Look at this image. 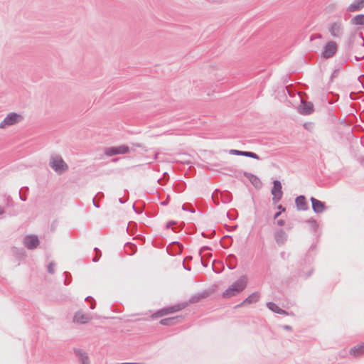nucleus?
Segmentation results:
<instances>
[{
  "mask_svg": "<svg viewBox=\"0 0 364 364\" xmlns=\"http://www.w3.org/2000/svg\"><path fill=\"white\" fill-rule=\"evenodd\" d=\"M23 117L16 112H10L0 123V129H5L6 127L12 126L21 122Z\"/></svg>",
  "mask_w": 364,
  "mask_h": 364,
  "instance_id": "obj_1",
  "label": "nucleus"
},
{
  "mask_svg": "<svg viewBox=\"0 0 364 364\" xmlns=\"http://www.w3.org/2000/svg\"><path fill=\"white\" fill-rule=\"evenodd\" d=\"M233 173L236 178H239L242 175L245 176L250 180L252 185L257 189H259L262 186V183L259 178L251 173L234 170Z\"/></svg>",
  "mask_w": 364,
  "mask_h": 364,
  "instance_id": "obj_2",
  "label": "nucleus"
},
{
  "mask_svg": "<svg viewBox=\"0 0 364 364\" xmlns=\"http://www.w3.org/2000/svg\"><path fill=\"white\" fill-rule=\"evenodd\" d=\"M328 28L331 36L334 38H341L343 35V25L340 21L331 23Z\"/></svg>",
  "mask_w": 364,
  "mask_h": 364,
  "instance_id": "obj_3",
  "label": "nucleus"
},
{
  "mask_svg": "<svg viewBox=\"0 0 364 364\" xmlns=\"http://www.w3.org/2000/svg\"><path fill=\"white\" fill-rule=\"evenodd\" d=\"M337 49V43L333 41H329L323 46L321 55L325 59L331 58L336 54Z\"/></svg>",
  "mask_w": 364,
  "mask_h": 364,
  "instance_id": "obj_4",
  "label": "nucleus"
},
{
  "mask_svg": "<svg viewBox=\"0 0 364 364\" xmlns=\"http://www.w3.org/2000/svg\"><path fill=\"white\" fill-rule=\"evenodd\" d=\"M50 166L56 172H63L68 168V165L63 161L62 157L58 156L53 158L49 163Z\"/></svg>",
  "mask_w": 364,
  "mask_h": 364,
  "instance_id": "obj_5",
  "label": "nucleus"
},
{
  "mask_svg": "<svg viewBox=\"0 0 364 364\" xmlns=\"http://www.w3.org/2000/svg\"><path fill=\"white\" fill-rule=\"evenodd\" d=\"M282 183L279 180H274L273 181V187L271 191V193L273 196L272 202L274 204H277L282 198Z\"/></svg>",
  "mask_w": 364,
  "mask_h": 364,
  "instance_id": "obj_6",
  "label": "nucleus"
},
{
  "mask_svg": "<svg viewBox=\"0 0 364 364\" xmlns=\"http://www.w3.org/2000/svg\"><path fill=\"white\" fill-rule=\"evenodd\" d=\"M129 152V147L127 145H121L119 146L107 147L105 150V154L107 156H112L117 154H124Z\"/></svg>",
  "mask_w": 364,
  "mask_h": 364,
  "instance_id": "obj_7",
  "label": "nucleus"
},
{
  "mask_svg": "<svg viewBox=\"0 0 364 364\" xmlns=\"http://www.w3.org/2000/svg\"><path fill=\"white\" fill-rule=\"evenodd\" d=\"M92 319L90 314L84 313L82 310L77 311L73 316V322L80 324H85Z\"/></svg>",
  "mask_w": 364,
  "mask_h": 364,
  "instance_id": "obj_8",
  "label": "nucleus"
},
{
  "mask_svg": "<svg viewBox=\"0 0 364 364\" xmlns=\"http://www.w3.org/2000/svg\"><path fill=\"white\" fill-rule=\"evenodd\" d=\"M310 200L311 202L312 210L316 214H321L327 209V206L324 202H322L313 196L310 198Z\"/></svg>",
  "mask_w": 364,
  "mask_h": 364,
  "instance_id": "obj_9",
  "label": "nucleus"
},
{
  "mask_svg": "<svg viewBox=\"0 0 364 364\" xmlns=\"http://www.w3.org/2000/svg\"><path fill=\"white\" fill-rule=\"evenodd\" d=\"M23 245L28 250H33L39 245V240L37 235H27L23 239Z\"/></svg>",
  "mask_w": 364,
  "mask_h": 364,
  "instance_id": "obj_10",
  "label": "nucleus"
},
{
  "mask_svg": "<svg viewBox=\"0 0 364 364\" xmlns=\"http://www.w3.org/2000/svg\"><path fill=\"white\" fill-rule=\"evenodd\" d=\"M212 291L210 289H204L201 292H198L193 295H192L187 302L188 304H196L199 302L200 300L203 299H206L211 294Z\"/></svg>",
  "mask_w": 364,
  "mask_h": 364,
  "instance_id": "obj_11",
  "label": "nucleus"
},
{
  "mask_svg": "<svg viewBox=\"0 0 364 364\" xmlns=\"http://www.w3.org/2000/svg\"><path fill=\"white\" fill-rule=\"evenodd\" d=\"M247 284V278L245 275H242L230 286L234 289L235 292H237L239 294L246 288Z\"/></svg>",
  "mask_w": 364,
  "mask_h": 364,
  "instance_id": "obj_12",
  "label": "nucleus"
},
{
  "mask_svg": "<svg viewBox=\"0 0 364 364\" xmlns=\"http://www.w3.org/2000/svg\"><path fill=\"white\" fill-rule=\"evenodd\" d=\"M274 237L277 244L279 246H282L287 242L288 236L285 231L280 228L274 232Z\"/></svg>",
  "mask_w": 364,
  "mask_h": 364,
  "instance_id": "obj_13",
  "label": "nucleus"
},
{
  "mask_svg": "<svg viewBox=\"0 0 364 364\" xmlns=\"http://www.w3.org/2000/svg\"><path fill=\"white\" fill-rule=\"evenodd\" d=\"M295 205L297 210L306 211L309 208L306 198L303 195H300L295 198Z\"/></svg>",
  "mask_w": 364,
  "mask_h": 364,
  "instance_id": "obj_14",
  "label": "nucleus"
},
{
  "mask_svg": "<svg viewBox=\"0 0 364 364\" xmlns=\"http://www.w3.org/2000/svg\"><path fill=\"white\" fill-rule=\"evenodd\" d=\"M229 153L232 155H236V156H246L249 158H252L254 159L259 160L260 157L259 155H257L256 153L252 152V151H240L237 149H230L229 151Z\"/></svg>",
  "mask_w": 364,
  "mask_h": 364,
  "instance_id": "obj_15",
  "label": "nucleus"
},
{
  "mask_svg": "<svg viewBox=\"0 0 364 364\" xmlns=\"http://www.w3.org/2000/svg\"><path fill=\"white\" fill-rule=\"evenodd\" d=\"M364 8L363 0H354L346 9L348 12H358Z\"/></svg>",
  "mask_w": 364,
  "mask_h": 364,
  "instance_id": "obj_16",
  "label": "nucleus"
},
{
  "mask_svg": "<svg viewBox=\"0 0 364 364\" xmlns=\"http://www.w3.org/2000/svg\"><path fill=\"white\" fill-rule=\"evenodd\" d=\"M355 40H356V35L355 33H351L349 36L348 41L345 43V48H346V55H347L348 58L350 55V52L354 48V43H355Z\"/></svg>",
  "mask_w": 364,
  "mask_h": 364,
  "instance_id": "obj_17",
  "label": "nucleus"
},
{
  "mask_svg": "<svg viewBox=\"0 0 364 364\" xmlns=\"http://www.w3.org/2000/svg\"><path fill=\"white\" fill-rule=\"evenodd\" d=\"M75 354L79 358L81 364H90L88 355L80 348H74Z\"/></svg>",
  "mask_w": 364,
  "mask_h": 364,
  "instance_id": "obj_18",
  "label": "nucleus"
},
{
  "mask_svg": "<svg viewBox=\"0 0 364 364\" xmlns=\"http://www.w3.org/2000/svg\"><path fill=\"white\" fill-rule=\"evenodd\" d=\"M302 105L300 109V113L303 115L311 114L314 112V105L311 102L301 101Z\"/></svg>",
  "mask_w": 364,
  "mask_h": 364,
  "instance_id": "obj_19",
  "label": "nucleus"
},
{
  "mask_svg": "<svg viewBox=\"0 0 364 364\" xmlns=\"http://www.w3.org/2000/svg\"><path fill=\"white\" fill-rule=\"evenodd\" d=\"M182 316H173V317H168L166 318L161 319L159 323L161 325L163 326H173L178 323L180 320H181Z\"/></svg>",
  "mask_w": 364,
  "mask_h": 364,
  "instance_id": "obj_20",
  "label": "nucleus"
},
{
  "mask_svg": "<svg viewBox=\"0 0 364 364\" xmlns=\"http://www.w3.org/2000/svg\"><path fill=\"white\" fill-rule=\"evenodd\" d=\"M350 354L354 357H360L364 355V343H359L350 348Z\"/></svg>",
  "mask_w": 364,
  "mask_h": 364,
  "instance_id": "obj_21",
  "label": "nucleus"
},
{
  "mask_svg": "<svg viewBox=\"0 0 364 364\" xmlns=\"http://www.w3.org/2000/svg\"><path fill=\"white\" fill-rule=\"evenodd\" d=\"M186 306H187V303H181V304H177L176 305L171 306H166V307H164L165 313H166L167 315L170 314H173V313H176L177 311H179L183 309L184 308H186Z\"/></svg>",
  "mask_w": 364,
  "mask_h": 364,
  "instance_id": "obj_22",
  "label": "nucleus"
},
{
  "mask_svg": "<svg viewBox=\"0 0 364 364\" xmlns=\"http://www.w3.org/2000/svg\"><path fill=\"white\" fill-rule=\"evenodd\" d=\"M259 294L258 292L252 293L247 298H246L240 305L239 306L242 305L243 304H253L256 303L259 300Z\"/></svg>",
  "mask_w": 364,
  "mask_h": 364,
  "instance_id": "obj_23",
  "label": "nucleus"
},
{
  "mask_svg": "<svg viewBox=\"0 0 364 364\" xmlns=\"http://www.w3.org/2000/svg\"><path fill=\"white\" fill-rule=\"evenodd\" d=\"M350 24L353 26H363L364 25V14H360L355 16L350 20Z\"/></svg>",
  "mask_w": 364,
  "mask_h": 364,
  "instance_id": "obj_24",
  "label": "nucleus"
},
{
  "mask_svg": "<svg viewBox=\"0 0 364 364\" xmlns=\"http://www.w3.org/2000/svg\"><path fill=\"white\" fill-rule=\"evenodd\" d=\"M232 237L230 235L224 236L220 240V245L223 248H228L232 244Z\"/></svg>",
  "mask_w": 364,
  "mask_h": 364,
  "instance_id": "obj_25",
  "label": "nucleus"
},
{
  "mask_svg": "<svg viewBox=\"0 0 364 364\" xmlns=\"http://www.w3.org/2000/svg\"><path fill=\"white\" fill-rule=\"evenodd\" d=\"M237 292H235L234 289L230 286L223 293V296L224 298H230L237 294Z\"/></svg>",
  "mask_w": 364,
  "mask_h": 364,
  "instance_id": "obj_26",
  "label": "nucleus"
},
{
  "mask_svg": "<svg viewBox=\"0 0 364 364\" xmlns=\"http://www.w3.org/2000/svg\"><path fill=\"white\" fill-rule=\"evenodd\" d=\"M267 308L272 311L279 314L280 307L273 301H269L267 303Z\"/></svg>",
  "mask_w": 364,
  "mask_h": 364,
  "instance_id": "obj_27",
  "label": "nucleus"
},
{
  "mask_svg": "<svg viewBox=\"0 0 364 364\" xmlns=\"http://www.w3.org/2000/svg\"><path fill=\"white\" fill-rule=\"evenodd\" d=\"M3 198H4V202L6 207L10 208V207H13L14 205V202L10 196L4 195L3 196Z\"/></svg>",
  "mask_w": 364,
  "mask_h": 364,
  "instance_id": "obj_28",
  "label": "nucleus"
},
{
  "mask_svg": "<svg viewBox=\"0 0 364 364\" xmlns=\"http://www.w3.org/2000/svg\"><path fill=\"white\" fill-rule=\"evenodd\" d=\"M166 315H167V314L165 313V308L164 307L162 309H159L158 311H156L153 314H151V317L152 318H160V317H162L164 316H166Z\"/></svg>",
  "mask_w": 364,
  "mask_h": 364,
  "instance_id": "obj_29",
  "label": "nucleus"
},
{
  "mask_svg": "<svg viewBox=\"0 0 364 364\" xmlns=\"http://www.w3.org/2000/svg\"><path fill=\"white\" fill-rule=\"evenodd\" d=\"M182 210L184 211H188L191 213H194L196 212L194 208L191 203H185L182 205Z\"/></svg>",
  "mask_w": 364,
  "mask_h": 364,
  "instance_id": "obj_30",
  "label": "nucleus"
},
{
  "mask_svg": "<svg viewBox=\"0 0 364 364\" xmlns=\"http://www.w3.org/2000/svg\"><path fill=\"white\" fill-rule=\"evenodd\" d=\"M355 52L357 53V55L354 56V59L356 61H360L364 58V53L360 51L358 48L355 49Z\"/></svg>",
  "mask_w": 364,
  "mask_h": 364,
  "instance_id": "obj_31",
  "label": "nucleus"
},
{
  "mask_svg": "<svg viewBox=\"0 0 364 364\" xmlns=\"http://www.w3.org/2000/svg\"><path fill=\"white\" fill-rule=\"evenodd\" d=\"M306 223L311 224V227L313 228L314 230H316L318 227V223L317 221L311 218L310 219H309L308 220H306Z\"/></svg>",
  "mask_w": 364,
  "mask_h": 364,
  "instance_id": "obj_32",
  "label": "nucleus"
},
{
  "mask_svg": "<svg viewBox=\"0 0 364 364\" xmlns=\"http://www.w3.org/2000/svg\"><path fill=\"white\" fill-rule=\"evenodd\" d=\"M304 128L309 132H312L314 127V124L313 122H305L303 125Z\"/></svg>",
  "mask_w": 364,
  "mask_h": 364,
  "instance_id": "obj_33",
  "label": "nucleus"
},
{
  "mask_svg": "<svg viewBox=\"0 0 364 364\" xmlns=\"http://www.w3.org/2000/svg\"><path fill=\"white\" fill-rule=\"evenodd\" d=\"M231 200H232V198L228 193H225L222 196V199H221L222 203H228L231 202Z\"/></svg>",
  "mask_w": 364,
  "mask_h": 364,
  "instance_id": "obj_34",
  "label": "nucleus"
},
{
  "mask_svg": "<svg viewBox=\"0 0 364 364\" xmlns=\"http://www.w3.org/2000/svg\"><path fill=\"white\" fill-rule=\"evenodd\" d=\"M64 274H65L64 284H65V285H68L70 283L71 274L68 272H65Z\"/></svg>",
  "mask_w": 364,
  "mask_h": 364,
  "instance_id": "obj_35",
  "label": "nucleus"
},
{
  "mask_svg": "<svg viewBox=\"0 0 364 364\" xmlns=\"http://www.w3.org/2000/svg\"><path fill=\"white\" fill-rule=\"evenodd\" d=\"M55 264L53 262H51L48 265V272L53 274L55 272L54 267Z\"/></svg>",
  "mask_w": 364,
  "mask_h": 364,
  "instance_id": "obj_36",
  "label": "nucleus"
},
{
  "mask_svg": "<svg viewBox=\"0 0 364 364\" xmlns=\"http://www.w3.org/2000/svg\"><path fill=\"white\" fill-rule=\"evenodd\" d=\"M95 252H99V256H95L92 258V262H97L99 261L100 258L101 257V255H102V252L101 251L97 248V247H95L94 249Z\"/></svg>",
  "mask_w": 364,
  "mask_h": 364,
  "instance_id": "obj_37",
  "label": "nucleus"
},
{
  "mask_svg": "<svg viewBox=\"0 0 364 364\" xmlns=\"http://www.w3.org/2000/svg\"><path fill=\"white\" fill-rule=\"evenodd\" d=\"M185 224L184 223H183L181 225L177 226V227H173L172 228V231L173 232H176V233H178L181 230H182V229L183 228Z\"/></svg>",
  "mask_w": 364,
  "mask_h": 364,
  "instance_id": "obj_38",
  "label": "nucleus"
},
{
  "mask_svg": "<svg viewBox=\"0 0 364 364\" xmlns=\"http://www.w3.org/2000/svg\"><path fill=\"white\" fill-rule=\"evenodd\" d=\"M176 224H177V222H176V221H175V220H170V221H168V222H167V223H166V229H168V228H170L171 226L175 225H176Z\"/></svg>",
  "mask_w": 364,
  "mask_h": 364,
  "instance_id": "obj_39",
  "label": "nucleus"
},
{
  "mask_svg": "<svg viewBox=\"0 0 364 364\" xmlns=\"http://www.w3.org/2000/svg\"><path fill=\"white\" fill-rule=\"evenodd\" d=\"M225 227L228 231L232 232L237 228V225H235L234 226H228V225H225Z\"/></svg>",
  "mask_w": 364,
  "mask_h": 364,
  "instance_id": "obj_40",
  "label": "nucleus"
},
{
  "mask_svg": "<svg viewBox=\"0 0 364 364\" xmlns=\"http://www.w3.org/2000/svg\"><path fill=\"white\" fill-rule=\"evenodd\" d=\"M339 72V69H336L330 77V81H333V78L337 76V73Z\"/></svg>",
  "mask_w": 364,
  "mask_h": 364,
  "instance_id": "obj_41",
  "label": "nucleus"
},
{
  "mask_svg": "<svg viewBox=\"0 0 364 364\" xmlns=\"http://www.w3.org/2000/svg\"><path fill=\"white\" fill-rule=\"evenodd\" d=\"M201 235L203 237L212 238L215 235V231L213 230L209 235H205L204 232H202Z\"/></svg>",
  "mask_w": 364,
  "mask_h": 364,
  "instance_id": "obj_42",
  "label": "nucleus"
},
{
  "mask_svg": "<svg viewBox=\"0 0 364 364\" xmlns=\"http://www.w3.org/2000/svg\"><path fill=\"white\" fill-rule=\"evenodd\" d=\"M217 191H218V190L216 189V190L215 191V192L212 194V198H213V201H214L215 204V205H219V201H218V199H215V192H217Z\"/></svg>",
  "mask_w": 364,
  "mask_h": 364,
  "instance_id": "obj_43",
  "label": "nucleus"
},
{
  "mask_svg": "<svg viewBox=\"0 0 364 364\" xmlns=\"http://www.w3.org/2000/svg\"><path fill=\"white\" fill-rule=\"evenodd\" d=\"M277 209H278V211L282 214V213L285 212L286 211V208H284L283 205H277Z\"/></svg>",
  "mask_w": 364,
  "mask_h": 364,
  "instance_id": "obj_44",
  "label": "nucleus"
},
{
  "mask_svg": "<svg viewBox=\"0 0 364 364\" xmlns=\"http://www.w3.org/2000/svg\"><path fill=\"white\" fill-rule=\"evenodd\" d=\"M277 225L278 226L282 227L285 225V221L283 219L277 220Z\"/></svg>",
  "mask_w": 364,
  "mask_h": 364,
  "instance_id": "obj_45",
  "label": "nucleus"
},
{
  "mask_svg": "<svg viewBox=\"0 0 364 364\" xmlns=\"http://www.w3.org/2000/svg\"><path fill=\"white\" fill-rule=\"evenodd\" d=\"M171 244H175V245H178V249H179L178 250L179 252L182 251L183 247V245L179 242H171Z\"/></svg>",
  "mask_w": 364,
  "mask_h": 364,
  "instance_id": "obj_46",
  "label": "nucleus"
},
{
  "mask_svg": "<svg viewBox=\"0 0 364 364\" xmlns=\"http://www.w3.org/2000/svg\"><path fill=\"white\" fill-rule=\"evenodd\" d=\"M169 203V196L168 195L166 199L161 202V205H166Z\"/></svg>",
  "mask_w": 364,
  "mask_h": 364,
  "instance_id": "obj_47",
  "label": "nucleus"
},
{
  "mask_svg": "<svg viewBox=\"0 0 364 364\" xmlns=\"http://www.w3.org/2000/svg\"><path fill=\"white\" fill-rule=\"evenodd\" d=\"M132 208H133L134 211L136 213H137V214H140V213H142V210H139L137 208H136V206H135V205H134V204L133 205Z\"/></svg>",
  "mask_w": 364,
  "mask_h": 364,
  "instance_id": "obj_48",
  "label": "nucleus"
},
{
  "mask_svg": "<svg viewBox=\"0 0 364 364\" xmlns=\"http://www.w3.org/2000/svg\"><path fill=\"white\" fill-rule=\"evenodd\" d=\"M90 308L92 310V309H94L96 307V301H95V300L91 301V302H90Z\"/></svg>",
  "mask_w": 364,
  "mask_h": 364,
  "instance_id": "obj_49",
  "label": "nucleus"
},
{
  "mask_svg": "<svg viewBox=\"0 0 364 364\" xmlns=\"http://www.w3.org/2000/svg\"><path fill=\"white\" fill-rule=\"evenodd\" d=\"M281 314V315H289V313H288L287 311H285V310H284V309H280L279 312V314Z\"/></svg>",
  "mask_w": 364,
  "mask_h": 364,
  "instance_id": "obj_50",
  "label": "nucleus"
},
{
  "mask_svg": "<svg viewBox=\"0 0 364 364\" xmlns=\"http://www.w3.org/2000/svg\"><path fill=\"white\" fill-rule=\"evenodd\" d=\"M211 250V248H210V247H208V246H203V247H202L200 248L199 254L200 255V254H201V252H202V251H203V250Z\"/></svg>",
  "mask_w": 364,
  "mask_h": 364,
  "instance_id": "obj_51",
  "label": "nucleus"
},
{
  "mask_svg": "<svg viewBox=\"0 0 364 364\" xmlns=\"http://www.w3.org/2000/svg\"><path fill=\"white\" fill-rule=\"evenodd\" d=\"M95 198H96V196L92 199L93 205H94L97 208H99L100 206V204H99L98 203H97V201L95 200Z\"/></svg>",
  "mask_w": 364,
  "mask_h": 364,
  "instance_id": "obj_52",
  "label": "nucleus"
},
{
  "mask_svg": "<svg viewBox=\"0 0 364 364\" xmlns=\"http://www.w3.org/2000/svg\"><path fill=\"white\" fill-rule=\"evenodd\" d=\"M85 301H87V302H91V301H93L95 300L93 297H92L91 296H88L85 298Z\"/></svg>",
  "mask_w": 364,
  "mask_h": 364,
  "instance_id": "obj_53",
  "label": "nucleus"
},
{
  "mask_svg": "<svg viewBox=\"0 0 364 364\" xmlns=\"http://www.w3.org/2000/svg\"><path fill=\"white\" fill-rule=\"evenodd\" d=\"M283 328L286 329L287 331H291L292 330V327L291 326H289V325L283 326Z\"/></svg>",
  "mask_w": 364,
  "mask_h": 364,
  "instance_id": "obj_54",
  "label": "nucleus"
},
{
  "mask_svg": "<svg viewBox=\"0 0 364 364\" xmlns=\"http://www.w3.org/2000/svg\"><path fill=\"white\" fill-rule=\"evenodd\" d=\"M360 37L363 40V42L360 43V46L362 47V48H364V39H363V33H360Z\"/></svg>",
  "mask_w": 364,
  "mask_h": 364,
  "instance_id": "obj_55",
  "label": "nucleus"
},
{
  "mask_svg": "<svg viewBox=\"0 0 364 364\" xmlns=\"http://www.w3.org/2000/svg\"><path fill=\"white\" fill-rule=\"evenodd\" d=\"M19 198L23 201H26L27 199L26 196L21 195V192L19 193Z\"/></svg>",
  "mask_w": 364,
  "mask_h": 364,
  "instance_id": "obj_56",
  "label": "nucleus"
},
{
  "mask_svg": "<svg viewBox=\"0 0 364 364\" xmlns=\"http://www.w3.org/2000/svg\"><path fill=\"white\" fill-rule=\"evenodd\" d=\"M280 215H281V213L279 211H277L274 215V219H277Z\"/></svg>",
  "mask_w": 364,
  "mask_h": 364,
  "instance_id": "obj_57",
  "label": "nucleus"
},
{
  "mask_svg": "<svg viewBox=\"0 0 364 364\" xmlns=\"http://www.w3.org/2000/svg\"><path fill=\"white\" fill-rule=\"evenodd\" d=\"M183 267H184V269H186V270H188V271H191V267H189V266H186V265L185 264V262H183Z\"/></svg>",
  "mask_w": 364,
  "mask_h": 364,
  "instance_id": "obj_58",
  "label": "nucleus"
},
{
  "mask_svg": "<svg viewBox=\"0 0 364 364\" xmlns=\"http://www.w3.org/2000/svg\"><path fill=\"white\" fill-rule=\"evenodd\" d=\"M192 259V257L191 256H187L184 260H183V262H186V261H190Z\"/></svg>",
  "mask_w": 364,
  "mask_h": 364,
  "instance_id": "obj_59",
  "label": "nucleus"
},
{
  "mask_svg": "<svg viewBox=\"0 0 364 364\" xmlns=\"http://www.w3.org/2000/svg\"><path fill=\"white\" fill-rule=\"evenodd\" d=\"M201 263H202V265H203V267H208V262H204V261L203 260V259H201Z\"/></svg>",
  "mask_w": 364,
  "mask_h": 364,
  "instance_id": "obj_60",
  "label": "nucleus"
},
{
  "mask_svg": "<svg viewBox=\"0 0 364 364\" xmlns=\"http://www.w3.org/2000/svg\"><path fill=\"white\" fill-rule=\"evenodd\" d=\"M227 216H228V218L230 220H235V219H236V218H235V217L230 216V215L229 214V213H227Z\"/></svg>",
  "mask_w": 364,
  "mask_h": 364,
  "instance_id": "obj_61",
  "label": "nucleus"
},
{
  "mask_svg": "<svg viewBox=\"0 0 364 364\" xmlns=\"http://www.w3.org/2000/svg\"><path fill=\"white\" fill-rule=\"evenodd\" d=\"M132 225H136V223L134 222H132V221L129 222V224H128L127 228V230H129V226H131Z\"/></svg>",
  "mask_w": 364,
  "mask_h": 364,
  "instance_id": "obj_62",
  "label": "nucleus"
},
{
  "mask_svg": "<svg viewBox=\"0 0 364 364\" xmlns=\"http://www.w3.org/2000/svg\"><path fill=\"white\" fill-rule=\"evenodd\" d=\"M96 196H100V198L104 197V193L102 192H98Z\"/></svg>",
  "mask_w": 364,
  "mask_h": 364,
  "instance_id": "obj_63",
  "label": "nucleus"
},
{
  "mask_svg": "<svg viewBox=\"0 0 364 364\" xmlns=\"http://www.w3.org/2000/svg\"><path fill=\"white\" fill-rule=\"evenodd\" d=\"M122 364H144V363H123Z\"/></svg>",
  "mask_w": 364,
  "mask_h": 364,
  "instance_id": "obj_64",
  "label": "nucleus"
}]
</instances>
